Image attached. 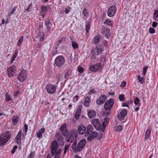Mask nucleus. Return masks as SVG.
Segmentation results:
<instances>
[{"label": "nucleus", "instance_id": "nucleus-58", "mask_svg": "<svg viewBox=\"0 0 158 158\" xmlns=\"http://www.w3.org/2000/svg\"><path fill=\"white\" fill-rule=\"evenodd\" d=\"M69 146L68 145H65L64 147V153L65 154L66 153V151L68 149Z\"/></svg>", "mask_w": 158, "mask_h": 158}, {"label": "nucleus", "instance_id": "nucleus-8", "mask_svg": "<svg viewBox=\"0 0 158 158\" xmlns=\"http://www.w3.org/2000/svg\"><path fill=\"white\" fill-rule=\"evenodd\" d=\"M58 144L57 141H52L51 145V153L52 155L56 153L58 149Z\"/></svg>", "mask_w": 158, "mask_h": 158}, {"label": "nucleus", "instance_id": "nucleus-16", "mask_svg": "<svg viewBox=\"0 0 158 158\" xmlns=\"http://www.w3.org/2000/svg\"><path fill=\"white\" fill-rule=\"evenodd\" d=\"M107 97L104 95H102L100 98L96 101V104L97 105H101L103 104L106 100Z\"/></svg>", "mask_w": 158, "mask_h": 158}, {"label": "nucleus", "instance_id": "nucleus-28", "mask_svg": "<svg viewBox=\"0 0 158 158\" xmlns=\"http://www.w3.org/2000/svg\"><path fill=\"white\" fill-rule=\"evenodd\" d=\"M98 135L96 132L94 131L88 137V140L89 141H91L94 138H96Z\"/></svg>", "mask_w": 158, "mask_h": 158}, {"label": "nucleus", "instance_id": "nucleus-50", "mask_svg": "<svg viewBox=\"0 0 158 158\" xmlns=\"http://www.w3.org/2000/svg\"><path fill=\"white\" fill-rule=\"evenodd\" d=\"M60 149H59V150L57 151L56 153L55 154V156L53 158H59V155L60 154Z\"/></svg>", "mask_w": 158, "mask_h": 158}, {"label": "nucleus", "instance_id": "nucleus-11", "mask_svg": "<svg viewBox=\"0 0 158 158\" xmlns=\"http://www.w3.org/2000/svg\"><path fill=\"white\" fill-rule=\"evenodd\" d=\"M67 124L65 123H63L60 127V130L62 135L64 136H68L69 133V131L67 127Z\"/></svg>", "mask_w": 158, "mask_h": 158}, {"label": "nucleus", "instance_id": "nucleus-24", "mask_svg": "<svg viewBox=\"0 0 158 158\" xmlns=\"http://www.w3.org/2000/svg\"><path fill=\"white\" fill-rule=\"evenodd\" d=\"M45 34L42 31H40L38 33V37L40 42H42L44 40Z\"/></svg>", "mask_w": 158, "mask_h": 158}, {"label": "nucleus", "instance_id": "nucleus-25", "mask_svg": "<svg viewBox=\"0 0 158 158\" xmlns=\"http://www.w3.org/2000/svg\"><path fill=\"white\" fill-rule=\"evenodd\" d=\"M40 9L42 12L47 13L48 10L51 9V8L47 5H44L41 6Z\"/></svg>", "mask_w": 158, "mask_h": 158}, {"label": "nucleus", "instance_id": "nucleus-57", "mask_svg": "<svg viewBox=\"0 0 158 158\" xmlns=\"http://www.w3.org/2000/svg\"><path fill=\"white\" fill-rule=\"evenodd\" d=\"M17 146H14L13 148V149L11 151V153L12 154H14L15 152V150L17 149Z\"/></svg>", "mask_w": 158, "mask_h": 158}, {"label": "nucleus", "instance_id": "nucleus-29", "mask_svg": "<svg viewBox=\"0 0 158 158\" xmlns=\"http://www.w3.org/2000/svg\"><path fill=\"white\" fill-rule=\"evenodd\" d=\"M45 129L44 128L40 129L37 132V137L38 138H40L42 137V134L44 132Z\"/></svg>", "mask_w": 158, "mask_h": 158}, {"label": "nucleus", "instance_id": "nucleus-40", "mask_svg": "<svg viewBox=\"0 0 158 158\" xmlns=\"http://www.w3.org/2000/svg\"><path fill=\"white\" fill-rule=\"evenodd\" d=\"M65 38L64 37H62L60 40H58L56 44V46H59L60 44L62 43V42L65 40Z\"/></svg>", "mask_w": 158, "mask_h": 158}, {"label": "nucleus", "instance_id": "nucleus-10", "mask_svg": "<svg viewBox=\"0 0 158 158\" xmlns=\"http://www.w3.org/2000/svg\"><path fill=\"white\" fill-rule=\"evenodd\" d=\"M27 71L25 69H22L18 76V80L20 82H23L25 80L26 76Z\"/></svg>", "mask_w": 158, "mask_h": 158}, {"label": "nucleus", "instance_id": "nucleus-12", "mask_svg": "<svg viewBox=\"0 0 158 158\" xmlns=\"http://www.w3.org/2000/svg\"><path fill=\"white\" fill-rule=\"evenodd\" d=\"M117 8L114 5L111 6L107 11V15L110 17L114 15L117 11Z\"/></svg>", "mask_w": 158, "mask_h": 158}, {"label": "nucleus", "instance_id": "nucleus-9", "mask_svg": "<svg viewBox=\"0 0 158 158\" xmlns=\"http://www.w3.org/2000/svg\"><path fill=\"white\" fill-rule=\"evenodd\" d=\"M101 33L104 35L107 39L110 38V29L106 28L104 26L102 25L101 27Z\"/></svg>", "mask_w": 158, "mask_h": 158}, {"label": "nucleus", "instance_id": "nucleus-38", "mask_svg": "<svg viewBox=\"0 0 158 158\" xmlns=\"http://www.w3.org/2000/svg\"><path fill=\"white\" fill-rule=\"evenodd\" d=\"M24 37L23 36H21L19 38L17 43V45L20 47L21 44L23 40Z\"/></svg>", "mask_w": 158, "mask_h": 158}, {"label": "nucleus", "instance_id": "nucleus-44", "mask_svg": "<svg viewBox=\"0 0 158 158\" xmlns=\"http://www.w3.org/2000/svg\"><path fill=\"white\" fill-rule=\"evenodd\" d=\"M5 100L7 101H9L11 100L12 98L10 97V95L7 93L5 95Z\"/></svg>", "mask_w": 158, "mask_h": 158}, {"label": "nucleus", "instance_id": "nucleus-32", "mask_svg": "<svg viewBox=\"0 0 158 158\" xmlns=\"http://www.w3.org/2000/svg\"><path fill=\"white\" fill-rule=\"evenodd\" d=\"M18 50L17 49H16L14 53V54L13 55L11 60H10V63H12L13 61L15 60L16 57L17 56V55L18 53Z\"/></svg>", "mask_w": 158, "mask_h": 158}, {"label": "nucleus", "instance_id": "nucleus-63", "mask_svg": "<svg viewBox=\"0 0 158 158\" xmlns=\"http://www.w3.org/2000/svg\"><path fill=\"white\" fill-rule=\"evenodd\" d=\"M70 11V7H69V8L68 9V8H65V13L67 14H68L69 12Z\"/></svg>", "mask_w": 158, "mask_h": 158}, {"label": "nucleus", "instance_id": "nucleus-23", "mask_svg": "<svg viewBox=\"0 0 158 158\" xmlns=\"http://www.w3.org/2000/svg\"><path fill=\"white\" fill-rule=\"evenodd\" d=\"M95 51L97 55H99L101 54L103 51V49L102 46L100 45L96 46Z\"/></svg>", "mask_w": 158, "mask_h": 158}, {"label": "nucleus", "instance_id": "nucleus-51", "mask_svg": "<svg viewBox=\"0 0 158 158\" xmlns=\"http://www.w3.org/2000/svg\"><path fill=\"white\" fill-rule=\"evenodd\" d=\"M78 70L79 73H81L83 72L84 69L82 67L79 66L78 68Z\"/></svg>", "mask_w": 158, "mask_h": 158}, {"label": "nucleus", "instance_id": "nucleus-53", "mask_svg": "<svg viewBox=\"0 0 158 158\" xmlns=\"http://www.w3.org/2000/svg\"><path fill=\"white\" fill-rule=\"evenodd\" d=\"M31 9H32V4H31L28 6V7L25 10V11L29 12L31 10Z\"/></svg>", "mask_w": 158, "mask_h": 158}, {"label": "nucleus", "instance_id": "nucleus-56", "mask_svg": "<svg viewBox=\"0 0 158 158\" xmlns=\"http://www.w3.org/2000/svg\"><path fill=\"white\" fill-rule=\"evenodd\" d=\"M19 94V91L17 90L14 92V96L15 98H17L18 97V95Z\"/></svg>", "mask_w": 158, "mask_h": 158}, {"label": "nucleus", "instance_id": "nucleus-19", "mask_svg": "<svg viewBox=\"0 0 158 158\" xmlns=\"http://www.w3.org/2000/svg\"><path fill=\"white\" fill-rule=\"evenodd\" d=\"M127 111L126 110H123L118 116V118L120 120H123L125 116L127 115Z\"/></svg>", "mask_w": 158, "mask_h": 158}, {"label": "nucleus", "instance_id": "nucleus-54", "mask_svg": "<svg viewBox=\"0 0 158 158\" xmlns=\"http://www.w3.org/2000/svg\"><path fill=\"white\" fill-rule=\"evenodd\" d=\"M69 74L70 72H67L65 73L64 76V78L66 80H67L68 79V76H69Z\"/></svg>", "mask_w": 158, "mask_h": 158}, {"label": "nucleus", "instance_id": "nucleus-4", "mask_svg": "<svg viewBox=\"0 0 158 158\" xmlns=\"http://www.w3.org/2000/svg\"><path fill=\"white\" fill-rule=\"evenodd\" d=\"M17 71V68L15 65H12L7 69V75L9 77H11L14 76Z\"/></svg>", "mask_w": 158, "mask_h": 158}, {"label": "nucleus", "instance_id": "nucleus-33", "mask_svg": "<svg viewBox=\"0 0 158 158\" xmlns=\"http://www.w3.org/2000/svg\"><path fill=\"white\" fill-rule=\"evenodd\" d=\"M151 132L150 130L148 128L145 133L144 140L148 139H149Z\"/></svg>", "mask_w": 158, "mask_h": 158}, {"label": "nucleus", "instance_id": "nucleus-18", "mask_svg": "<svg viewBox=\"0 0 158 158\" xmlns=\"http://www.w3.org/2000/svg\"><path fill=\"white\" fill-rule=\"evenodd\" d=\"M82 106L81 105L79 106L77 108L76 112L75 114L74 117L76 120H78L81 114Z\"/></svg>", "mask_w": 158, "mask_h": 158}, {"label": "nucleus", "instance_id": "nucleus-36", "mask_svg": "<svg viewBox=\"0 0 158 158\" xmlns=\"http://www.w3.org/2000/svg\"><path fill=\"white\" fill-rule=\"evenodd\" d=\"M88 13L89 11L86 9L85 7L82 11V14L83 15V17H87L88 16Z\"/></svg>", "mask_w": 158, "mask_h": 158}, {"label": "nucleus", "instance_id": "nucleus-34", "mask_svg": "<svg viewBox=\"0 0 158 158\" xmlns=\"http://www.w3.org/2000/svg\"><path fill=\"white\" fill-rule=\"evenodd\" d=\"M104 24L106 25H107L110 27H111L113 26V24L112 23L111 21L107 19H106L105 21L104 22Z\"/></svg>", "mask_w": 158, "mask_h": 158}, {"label": "nucleus", "instance_id": "nucleus-39", "mask_svg": "<svg viewBox=\"0 0 158 158\" xmlns=\"http://www.w3.org/2000/svg\"><path fill=\"white\" fill-rule=\"evenodd\" d=\"M153 18L156 21H158V10H155L153 15Z\"/></svg>", "mask_w": 158, "mask_h": 158}, {"label": "nucleus", "instance_id": "nucleus-20", "mask_svg": "<svg viewBox=\"0 0 158 158\" xmlns=\"http://www.w3.org/2000/svg\"><path fill=\"white\" fill-rule=\"evenodd\" d=\"M55 136L56 139L59 141L60 143L61 144L64 143L63 138L60 133H56L55 134Z\"/></svg>", "mask_w": 158, "mask_h": 158}, {"label": "nucleus", "instance_id": "nucleus-47", "mask_svg": "<svg viewBox=\"0 0 158 158\" xmlns=\"http://www.w3.org/2000/svg\"><path fill=\"white\" fill-rule=\"evenodd\" d=\"M148 68V66H145L143 68L142 72L143 74V76L145 75Z\"/></svg>", "mask_w": 158, "mask_h": 158}, {"label": "nucleus", "instance_id": "nucleus-7", "mask_svg": "<svg viewBox=\"0 0 158 158\" xmlns=\"http://www.w3.org/2000/svg\"><path fill=\"white\" fill-rule=\"evenodd\" d=\"M114 104V100L111 98L107 100L105 102L104 108L106 110H110L113 107Z\"/></svg>", "mask_w": 158, "mask_h": 158}, {"label": "nucleus", "instance_id": "nucleus-45", "mask_svg": "<svg viewBox=\"0 0 158 158\" xmlns=\"http://www.w3.org/2000/svg\"><path fill=\"white\" fill-rule=\"evenodd\" d=\"M123 129V127L122 125H118L116 127V130L118 132L121 131Z\"/></svg>", "mask_w": 158, "mask_h": 158}, {"label": "nucleus", "instance_id": "nucleus-31", "mask_svg": "<svg viewBox=\"0 0 158 158\" xmlns=\"http://www.w3.org/2000/svg\"><path fill=\"white\" fill-rule=\"evenodd\" d=\"M46 29H47V31L50 33V29L51 28V23L49 20L45 22Z\"/></svg>", "mask_w": 158, "mask_h": 158}, {"label": "nucleus", "instance_id": "nucleus-64", "mask_svg": "<svg viewBox=\"0 0 158 158\" xmlns=\"http://www.w3.org/2000/svg\"><path fill=\"white\" fill-rule=\"evenodd\" d=\"M101 61L103 63H104L106 60V57L105 56H103L101 58Z\"/></svg>", "mask_w": 158, "mask_h": 158}, {"label": "nucleus", "instance_id": "nucleus-42", "mask_svg": "<svg viewBox=\"0 0 158 158\" xmlns=\"http://www.w3.org/2000/svg\"><path fill=\"white\" fill-rule=\"evenodd\" d=\"M90 25L89 22L86 23L85 25V31L86 32L88 33L90 28Z\"/></svg>", "mask_w": 158, "mask_h": 158}, {"label": "nucleus", "instance_id": "nucleus-26", "mask_svg": "<svg viewBox=\"0 0 158 158\" xmlns=\"http://www.w3.org/2000/svg\"><path fill=\"white\" fill-rule=\"evenodd\" d=\"M88 115L89 118H93L95 117L96 115V113L94 110H90L88 112Z\"/></svg>", "mask_w": 158, "mask_h": 158}, {"label": "nucleus", "instance_id": "nucleus-60", "mask_svg": "<svg viewBox=\"0 0 158 158\" xmlns=\"http://www.w3.org/2000/svg\"><path fill=\"white\" fill-rule=\"evenodd\" d=\"M43 27V23H39V25L38 26V27L37 28V29L39 30H40L41 28H42Z\"/></svg>", "mask_w": 158, "mask_h": 158}, {"label": "nucleus", "instance_id": "nucleus-48", "mask_svg": "<svg viewBox=\"0 0 158 158\" xmlns=\"http://www.w3.org/2000/svg\"><path fill=\"white\" fill-rule=\"evenodd\" d=\"M119 99L120 101H124L125 99V96L124 95L122 94L120 95L118 98Z\"/></svg>", "mask_w": 158, "mask_h": 158}, {"label": "nucleus", "instance_id": "nucleus-21", "mask_svg": "<svg viewBox=\"0 0 158 158\" xmlns=\"http://www.w3.org/2000/svg\"><path fill=\"white\" fill-rule=\"evenodd\" d=\"M93 130V127L91 125H89L87 127V130L85 133V136H88L90 133L92 132Z\"/></svg>", "mask_w": 158, "mask_h": 158}, {"label": "nucleus", "instance_id": "nucleus-22", "mask_svg": "<svg viewBox=\"0 0 158 158\" xmlns=\"http://www.w3.org/2000/svg\"><path fill=\"white\" fill-rule=\"evenodd\" d=\"M85 100L83 103V105L85 106L89 107V104L90 102L91 101L90 99L89 96H85Z\"/></svg>", "mask_w": 158, "mask_h": 158}, {"label": "nucleus", "instance_id": "nucleus-55", "mask_svg": "<svg viewBox=\"0 0 158 158\" xmlns=\"http://www.w3.org/2000/svg\"><path fill=\"white\" fill-rule=\"evenodd\" d=\"M129 102H124L122 104V107H129Z\"/></svg>", "mask_w": 158, "mask_h": 158}, {"label": "nucleus", "instance_id": "nucleus-30", "mask_svg": "<svg viewBox=\"0 0 158 158\" xmlns=\"http://www.w3.org/2000/svg\"><path fill=\"white\" fill-rule=\"evenodd\" d=\"M70 39L71 40V43L72 44V46L74 49H76L78 48V44L75 42H74L73 39L70 36Z\"/></svg>", "mask_w": 158, "mask_h": 158}, {"label": "nucleus", "instance_id": "nucleus-27", "mask_svg": "<svg viewBox=\"0 0 158 158\" xmlns=\"http://www.w3.org/2000/svg\"><path fill=\"white\" fill-rule=\"evenodd\" d=\"M19 117L18 115H16L13 116L12 119V124L14 126L16 125L19 121Z\"/></svg>", "mask_w": 158, "mask_h": 158}, {"label": "nucleus", "instance_id": "nucleus-1", "mask_svg": "<svg viewBox=\"0 0 158 158\" xmlns=\"http://www.w3.org/2000/svg\"><path fill=\"white\" fill-rule=\"evenodd\" d=\"M109 121V118H105L104 122L102 123V126L99 123V120L98 119L95 118L92 120V123L97 130L103 132L105 130L106 127L108 124Z\"/></svg>", "mask_w": 158, "mask_h": 158}, {"label": "nucleus", "instance_id": "nucleus-14", "mask_svg": "<svg viewBox=\"0 0 158 158\" xmlns=\"http://www.w3.org/2000/svg\"><path fill=\"white\" fill-rule=\"evenodd\" d=\"M102 67V64L100 63H97L94 65H90L89 69L91 71L96 72L99 70Z\"/></svg>", "mask_w": 158, "mask_h": 158}, {"label": "nucleus", "instance_id": "nucleus-2", "mask_svg": "<svg viewBox=\"0 0 158 158\" xmlns=\"http://www.w3.org/2000/svg\"><path fill=\"white\" fill-rule=\"evenodd\" d=\"M78 135V133L76 130H72L68 134V136L66 137V141L70 143L76 141Z\"/></svg>", "mask_w": 158, "mask_h": 158}, {"label": "nucleus", "instance_id": "nucleus-15", "mask_svg": "<svg viewBox=\"0 0 158 158\" xmlns=\"http://www.w3.org/2000/svg\"><path fill=\"white\" fill-rule=\"evenodd\" d=\"M86 127L83 124H80L77 127L78 131L79 134H83L86 130Z\"/></svg>", "mask_w": 158, "mask_h": 158}, {"label": "nucleus", "instance_id": "nucleus-62", "mask_svg": "<svg viewBox=\"0 0 158 158\" xmlns=\"http://www.w3.org/2000/svg\"><path fill=\"white\" fill-rule=\"evenodd\" d=\"M95 92L96 91L94 89H92L89 90V93L90 94H92L95 93Z\"/></svg>", "mask_w": 158, "mask_h": 158}, {"label": "nucleus", "instance_id": "nucleus-41", "mask_svg": "<svg viewBox=\"0 0 158 158\" xmlns=\"http://www.w3.org/2000/svg\"><path fill=\"white\" fill-rule=\"evenodd\" d=\"M137 79L142 84L144 83L145 81V79L143 77H140L139 75H138L137 76Z\"/></svg>", "mask_w": 158, "mask_h": 158}, {"label": "nucleus", "instance_id": "nucleus-6", "mask_svg": "<svg viewBox=\"0 0 158 158\" xmlns=\"http://www.w3.org/2000/svg\"><path fill=\"white\" fill-rule=\"evenodd\" d=\"M56 86L54 85L49 83L46 86L45 89L48 94H53L56 92Z\"/></svg>", "mask_w": 158, "mask_h": 158}, {"label": "nucleus", "instance_id": "nucleus-49", "mask_svg": "<svg viewBox=\"0 0 158 158\" xmlns=\"http://www.w3.org/2000/svg\"><path fill=\"white\" fill-rule=\"evenodd\" d=\"M35 153L34 152H31L28 156V158H34Z\"/></svg>", "mask_w": 158, "mask_h": 158}, {"label": "nucleus", "instance_id": "nucleus-35", "mask_svg": "<svg viewBox=\"0 0 158 158\" xmlns=\"http://www.w3.org/2000/svg\"><path fill=\"white\" fill-rule=\"evenodd\" d=\"M100 38L98 36H95L93 39V40L95 44H97L100 41Z\"/></svg>", "mask_w": 158, "mask_h": 158}, {"label": "nucleus", "instance_id": "nucleus-17", "mask_svg": "<svg viewBox=\"0 0 158 158\" xmlns=\"http://www.w3.org/2000/svg\"><path fill=\"white\" fill-rule=\"evenodd\" d=\"M22 133V131H20L15 137V142L18 145H20L21 143V137Z\"/></svg>", "mask_w": 158, "mask_h": 158}, {"label": "nucleus", "instance_id": "nucleus-3", "mask_svg": "<svg viewBox=\"0 0 158 158\" xmlns=\"http://www.w3.org/2000/svg\"><path fill=\"white\" fill-rule=\"evenodd\" d=\"M11 133L8 131L2 133L0 135V146H3L10 139Z\"/></svg>", "mask_w": 158, "mask_h": 158}, {"label": "nucleus", "instance_id": "nucleus-37", "mask_svg": "<svg viewBox=\"0 0 158 158\" xmlns=\"http://www.w3.org/2000/svg\"><path fill=\"white\" fill-rule=\"evenodd\" d=\"M72 148L74 152H77V147L76 141H74V143L72 144Z\"/></svg>", "mask_w": 158, "mask_h": 158}, {"label": "nucleus", "instance_id": "nucleus-61", "mask_svg": "<svg viewBox=\"0 0 158 158\" xmlns=\"http://www.w3.org/2000/svg\"><path fill=\"white\" fill-rule=\"evenodd\" d=\"M126 84L127 83L126 81H123L122 82L121 86L122 87H124L126 86Z\"/></svg>", "mask_w": 158, "mask_h": 158}, {"label": "nucleus", "instance_id": "nucleus-52", "mask_svg": "<svg viewBox=\"0 0 158 158\" xmlns=\"http://www.w3.org/2000/svg\"><path fill=\"white\" fill-rule=\"evenodd\" d=\"M139 102L140 101L139 99L138 98H136L134 101V104L136 105H139Z\"/></svg>", "mask_w": 158, "mask_h": 158}, {"label": "nucleus", "instance_id": "nucleus-46", "mask_svg": "<svg viewBox=\"0 0 158 158\" xmlns=\"http://www.w3.org/2000/svg\"><path fill=\"white\" fill-rule=\"evenodd\" d=\"M149 32L150 34H154L155 33V30L152 27H150L148 29Z\"/></svg>", "mask_w": 158, "mask_h": 158}, {"label": "nucleus", "instance_id": "nucleus-43", "mask_svg": "<svg viewBox=\"0 0 158 158\" xmlns=\"http://www.w3.org/2000/svg\"><path fill=\"white\" fill-rule=\"evenodd\" d=\"M90 57L91 59H94L96 58L95 53L93 50L91 51Z\"/></svg>", "mask_w": 158, "mask_h": 158}, {"label": "nucleus", "instance_id": "nucleus-59", "mask_svg": "<svg viewBox=\"0 0 158 158\" xmlns=\"http://www.w3.org/2000/svg\"><path fill=\"white\" fill-rule=\"evenodd\" d=\"M15 8H12L11 9V11H10L9 14V15H11L15 11Z\"/></svg>", "mask_w": 158, "mask_h": 158}, {"label": "nucleus", "instance_id": "nucleus-13", "mask_svg": "<svg viewBox=\"0 0 158 158\" xmlns=\"http://www.w3.org/2000/svg\"><path fill=\"white\" fill-rule=\"evenodd\" d=\"M85 139H83L78 143L77 145V152H80L82 151L86 143Z\"/></svg>", "mask_w": 158, "mask_h": 158}, {"label": "nucleus", "instance_id": "nucleus-5", "mask_svg": "<svg viewBox=\"0 0 158 158\" xmlns=\"http://www.w3.org/2000/svg\"><path fill=\"white\" fill-rule=\"evenodd\" d=\"M65 60L64 57L62 56H59L55 59L54 63L57 67H60L64 63Z\"/></svg>", "mask_w": 158, "mask_h": 158}]
</instances>
